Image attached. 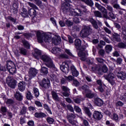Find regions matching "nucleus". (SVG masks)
I'll use <instances>...</instances> for the list:
<instances>
[{
	"instance_id": "1",
	"label": "nucleus",
	"mask_w": 126,
	"mask_h": 126,
	"mask_svg": "<svg viewBox=\"0 0 126 126\" xmlns=\"http://www.w3.org/2000/svg\"><path fill=\"white\" fill-rule=\"evenodd\" d=\"M95 6L96 8L98 9L100 11L103 13V18H106L108 19L109 16L112 18V19H116V15L114 14V8L113 6L110 5L106 4L105 5V8L104 6L101 5L100 4L96 2L95 3Z\"/></svg>"
},
{
	"instance_id": "2",
	"label": "nucleus",
	"mask_w": 126,
	"mask_h": 126,
	"mask_svg": "<svg viewBox=\"0 0 126 126\" xmlns=\"http://www.w3.org/2000/svg\"><path fill=\"white\" fill-rule=\"evenodd\" d=\"M32 55L36 60H40L41 59L48 67H53L55 68V64H54V63L51 58H50V56L46 55L41 56V52L37 49L35 50L34 53Z\"/></svg>"
},
{
	"instance_id": "3",
	"label": "nucleus",
	"mask_w": 126,
	"mask_h": 126,
	"mask_svg": "<svg viewBox=\"0 0 126 126\" xmlns=\"http://www.w3.org/2000/svg\"><path fill=\"white\" fill-rule=\"evenodd\" d=\"M74 44L75 48L77 49V50H78V51H80L78 53L79 57L81 58V61L85 62L88 55L83 52V51H84V50H85L86 46H84V48H83V47L81 46V40L78 38L75 40Z\"/></svg>"
},
{
	"instance_id": "4",
	"label": "nucleus",
	"mask_w": 126,
	"mask_h": 126,
	"mask_svg": "<svg viewBox=\"0 0 126 126\" xmlns=\"http://www.w3.org/2000/svg\"><path fill=\"white\" fill-rule=\"evenodd\" d=\"M80 8L81 9L76 8L74 9L71 12V14L73 16H82L84 13H88L89 12V11L86 8V6L81 5Z\"/></svg>"
},
{
	"instance_id": "5",
	"label": "nucleus",
	"mask_w": 126,
	"mask_h": 126,
	"mask_svg": "<svg viewBox=\"0 0 126 126\" xmlns=\"http://www.w3.org/2000/svg\"><path fill=\"white\" fill-rule=\"evenodd\" d=\"M36 36L38 43H43V42L47 43L51 41V37L47 34H42L40 32H36Z\"/></svg>"
},
{
	"instance_id": "6",
	"label": "nucleus",
	"mask_w": 126,
	"mask_h": 126,
	"mask_svg": "<svg viewBox=\"0 0 126 126\" xmlns=\"http://www.w3.org/2000/svg\"><path fill=\"white\" fill-rule=\"evenodd\" d=\"M68 123L72 125V126H76V124H77V121L75 120V118H76V115L71 113L67 112L66 113V117Z\"/></svg>"
},
{
	"instance_id": "7",
	"label": "nucleus",
	"mask_w": 126,
	"mask_h": 126,
	"mask_svg": "<svg viewBox=\"0 0 126 126\" xmlns=\"http://www.w3.org/2000/svg\"><path fill=\"white\" fill-rule=\"evenodd\" d=\"M93 30L91 29L90 26H85L84 28L82 30L80 35L82 38H86L89 35L92 33Z\"/></svg>"
},
{
	"instance_id": "8",
	"label": "nucleus",
	"mask_w": 126,
	"mask_h": 126,
	"mask_svg": "<svg viewBox=\"0 0 126 126\" xmlns=\"http://www.w3.org/2000/svg\"><path fill=\"white\" fill-rule=\"evenodd\" d=\"M121 68H117L114 71V73L115 75H117L119 79L125 80L126 77V73L124 72L121 71Z\"/></svg>"
},
{
	"instance_id": "9",
	"label": "nucleus",
	"mask_w": 126,
	"mask_h": 126,
	"mask_svg": "<svg viewBox=\"0 0 126 126\" xmlns=\"http://www.w3.org/2000/svg\"><path fill=\"white\" fill-rule=\"evenodd\" d=\"M28 4L31 7H32V8L29 10V15L30 16H36L37 12L36 11L35 9L38 10V7H37V6L34 3L30 2H28Z\"/></svg>"
},
{
	"instance_id": "10",
	"label": "nucleus",
	"mask_w": 126,
	"mask_h": 126,
	"mask_svg": "<svg viewBox=\"0 0 126 126\" xmlns=\"http://www.w3.org/2000/svg\"><path fill=\"white\" fill-rule=\"evenodd\" d=\"M14 66V63L11 61L7 63V70H8L10 74H14L16 72V68Z\"/></svg>"
},
{
	"instance_id": "11",
	"label": "nucleus",
	"mask_w": 126,
	"mask_h": 126,
	"mask_svg": "<svg viewBox=\"0 0 126 126\" xmlns=\"http://www.w3.org/2000/svg\"><path fill=\"white\" fill-rule=\"evenodd\" d=\"M116 76L112 73H109L108 75H104V77L105 79H106L107 81L111 84V85H114L115 83L116 82H115V77Z\"/></svg>"
},
{
	"instance_id": "12",
	"label": "nucleus",
	"mask_w": 126,
	"mask_h": 126,
	"mask_svg": "<svg viewBox=\"0 0 126 126\" xmlns=\"http://www.w3.org/2000/svg\"><path fill=\"white\" fill-rule=\"evenodd\" d=\"M6 82L7 84H8V86H9L10 88H12L13 89L15 88V86H16V83L13 78L9 76L6 79Z\"/></svg>"
},
{
	"instance_id": "13",
	"label": "nucleus",
	"mask_w": 126,
	"mask_h": 126,
	"mask_svg": "<svg viewBox=\"0 0 126 126\" xmlns=\"http://www.w3.org/2000/svg\"><path fill=\"white\" fill-rule=\"evenodd\" d=\"M60 69L64 73H67L68 72V69H69V67L68 66V64H67V62H64L63 63L60 67Z\"/></svg>"
},
{
	"instance_id": "14",
	"label": "nucleus",
	"mask_w": 126,
	"mask_h": 126,
	"mask_svg": "<svg viewBox=\"0 0 126 126\" xmlns=\"http://www.w3.org/2000/svg\"><path fill=\"white\" fill-rule=\"evenodd\" d=\"M40 85L44 88H49L51 86V82L50 80L48 79H43L41 81Z\"/></svg>"
},
{
	"instance_id": "15",
	"label": "nucleus",
	"mask_w": 126,
	"mask_h": 126,
	"mask_svg": "<svg viewBox=\"0 0 126 126\" xmlns=\"http://www.w3.org/2000/svg\"><path fill=\"white\" fill-rule=\"evenodd\" d=\"M38 70L36 69L35 68H31L29 71V76L31 78H33V77L36 76Z\"/></svg>"
},
{
	"instance_id": "16",
	"label": "nucleus",
	"mask_w": 126,
	"mask_h": 126,
	"mask_svg": "<svg viewBox=\"0 0 126 126\" xmlns=\"http://www.w3.org/2000/svg\"><path fill=\"white\" fill-rule=\"evenodd\" d=\"M103 117V115H102V114L101 112L99 111H94L93 114V117L94 119L96 120V121H100L101 119H102V117Z\"/></svg>"
},
{
	"instance_id": "17",
	"label": "nucleus",
	"mask_w": 126,
	"mask_h": 126,
	"mask_svg": "<svg viewBox=\"0 0 126 126\" xmlns=\"http://www.w3.org/2000/svg\"><path fill=\"white\" fill-rule=\"evenodd\" d=\"M51 95L52 96L53 99L56 101V102H60L61 101V98L59 97V95H58V94L57 93V92H55L54 91H52L51 92Z\"/></svg>"
},
{
	"instance_id": "18",
	"label": "nucleus",
	"mask_w": 126,
	"mask_h": 126,
	"mask_svg": "<svg viewBox=\"0 0 126 126\" xmlns=\"http://www.w3.org/2000/svg\"><path fill=\"white\" fill-rule=\"evenodd\" d=\"M18 86L19 90L21 92H23V91L25 90L26 84L24 82H20L18 83Z\"/></svg>"
},
{
	"instance_id": "19",
	"label": "nucleus",
	"mask_w": 126,
	"mask_h": 126,
	"mask_svg": "<svg viewBox=\"0 0 126 126\" xmlns=\"http://www.w3.org/2000/svg\"><path fill=\"white\" fill-rule=\"evenodd\" d=\"M14 97L18 101H21L22 100H23V95H22V94L19 92H16L14 94Z\"/></svg>"
},
{
	"instance_id": "20",
	"label": "nucleus",
	"mask_w": 126,
	"mask_h": 126,
	"mask_svg": "<svg viewBox=\"0 0 126 126\" xmlns=\"http://www.w3.org/2000/svg\"><path fill=\"white\" fill-rule=\"evenodd\" d=\"M48 73H49V70L48 69V68L41 66L40 69V74L41 75H47Z\"/></svg>"
},
{
	"instance_id": "21",
	"label": "nucleus",
	"mask_w": 126,
	"mask_h": 126,
	"mask_svg": "<svg viewBox=\"0 0 126 126\" xmlns=\"http://www.w3.org/2000/svg\"><path fill=\"white\" fill-rule=\"evenodd\" d=\"M71 70L72 71V74L73 76H75V77H77L78 75H79V72L77 71L76 68L73 65H72L70 67Z\"/></svg>"
},
{
	"instance_id": "22",
	"label": "nucleus",
	"mask_w": 126,
	"mask_h": 126,
	"mask_svg": "<svg viewBox=\"0 0 126 126\" xmlns=\"http://www.w3.org/2000/svg\"><path fill=\"white\" fill-rule=\"evenodd\" d=\"M61 51H62V50H61L60 48L54 47L52 49L51 53L56 55V56H59L60 55V52H61Z\"/></svg>"
},
{
	"instance_id": "23",
	"label": "nucleus",
	"mask_w": 126,
	"mask_h": 126,
	"mask_svg": "<svg viewBox=\"0 0 126 126\" xmlns=\"http://www.w3.org/2000/svg\"><path fill=\"white\" fill-rule=\"evenodd\" d=\"M35 118H46L47 115L43 112H36L34 113Z\"/></svg>"
},
{
	"instance_id": "24",
	"label": "nucleus",
	"mask_w": 126,
	"mask_h": 126,
	"mask_svg": "<svg viewBox=\"0 0 126 126\" xmlns=\"http://www.w3.org/2000/svg\"><path fill=\"white\" fill-rule=\"evenodd\" d=\"M94 103L96 106L101 107L103 105V100L101 98H96L94 100Z\"/></svg>"
},
{
	"instance_id": "25",
	"label": "nucleus",
	"mask_w": 126,
	"mask_h": 126,
	"mask_svg": "<svg viewBox=\"0 0 126 126\" xmlns=\"http://www.w3.org/2000/svg\"><path fill=\"white\" fill-rule=\"evenodd\" d=\"M112 41L114 42H120L121 41V37L119 34L115 33V34L113 36Z\"/></svg>"
},
{
	"instance_id": "26",
	"label": "nucleus",
	"mask_w": 126,
	"mask_h": 126,
	"mask_svg": "<svg viewBox=\"0 0 126 126\" xmlns=\"http://www.w3.org/2000/svg\"><path fill=\"white\" fill-rule=\"evenodd\" d=\"M89 21L91 22L92 24H93V27L95 29H98V25H97V22L93 18H91L89 19Z\"/></svg>"
},
{
	"instance_id": "27",
	"label": "nucleus",
	"mask_w": 126,
	"mask_h": 126,
	"mask_svg": "<svg viewBox=\"0 0 126 126\" xmlns=\"http://www.w3.org/2000/svg\"><path fill=\"white\" fill-rule=\"evenodd\" d=\"M46 122L49 125H53L55 123V119L50 117H48L46 118Z\"/></svg>"
},
{
	"instance_id": "28",
	"label": "nucleus",
	"mask_w": 126,
	"mask_h": 126,
	"mask_svg": "<svg viewBox=\"0 0 126 126\" xmlns=\"http://www.w3.org/2000/svg\"><path fill=\"white\" fill-rule=\"evenodd\" d=\"M122 36L124 40H126V28L125 27H123L122 28Z\"/></svg>"
},
{
	"instance_id": "29",
	"label": "nucleus",
	"mask_w": 126,
	"mask_h": 126,
	"mask_svg": "<svg viewBox=\"0 0 126 126\" xmlns=\"http://www.w3.org/2000/svg\"><path fill=\"white\" fill-rule=\"evenodd\" d=\"M43 107L44 109L47 111V112L50 114V115H53V113L52 112V110H51V108L49 107V105L47 104H44L43 105Z\"/></svg>"
},
{
	"instance_id": "30",
	"label": "nucleus",
	"mask_w": 126,
	"mask_h": 126,
	"mask_svg": "<svg viewBox=\"0 0 126 126\" xmlns=\"http://www.w3.org/2000/svg\"><path fill=\"white\" fill-rule=\"evenodd\" d=\"M110 118L111 120L115 121V122H118L119 121V116H118V114L116 113H114L113 115H111Z\"/></svg>"
},
{
	"instance_id": "31",
	"label": "nucleus",
	"mask_w": 126,
	"mask_h": 126,
	"mask_svg": "<svg viewBox=\"0 0 126 126\" xmlns=\"http://www.w3.org/2000/svg\"><path fill=\"white\" fill-rule=\"evenodd\" d=\"M22 11L23 12L21 13L22 17H27V16H28V12L27 11V10L25 8H23Z\"/></svg>"
},
{
	"instance_id": "32",
	"label": "nucleus",
	"mask_w": 126,
	"mask_h": 126,
	"mask_svg": "<svg viewBox=\"0 0 126 126\" xmlns=\"http://www.w3.org/2000/svg\"><path fill=\"white\" fill-rule=\"evenodd\" d=\"M94 16L96 17H99V18H102V17L104 18V17H103V13L102 15V14L99 11H95L94 12Z\"/></svg>"
},
{
	"instance_id": "33",
	"label": "nucleus",
	"mask_w": 126,
	"mask_h": 126,
	"mask_svg": "<svg viewBox=\"0 0 126 126\" xmlns=\"http://www.w3.org/2000/svg\"><path fill=\"white\" fill-rule=\"evenodd\" d=\"M84 111L86 114V115H87L89 117H91V115H92V114L91 113V112H90L89 108H88V107H85L84 108Z\"/></svg>"
},
{
	"instance_id": "34",
	"label": "nucleus",
	"mask_w": 126,
	"mask_h": 126,
	"mask_svg": "<svg viewBox=\"0 0 126 126\" xmlns=\"http://www.w3.org/2000/svg\"><path fill=\"white\" fill-rule=\"evenodd\" d=\"M62 39L60 37H58L55 40H53V43L54 45H59Z\"/></svg>"
},
{
	"instance_id": "35",
	"label": "nucleus",
	"mask_w": 126,
	"mask_h": 126,
	"mask_svg": "<svg viewBox=\"0 0 126 126\" xmlns=\"http://www.w3.org/2000/svg\"><path fill=\"white\" fill-rule=\"evenodd\" d=\"M105 50L106 53H110L112 52V50H113V47L111 45H107L105 46Z\"/></svg>"
},
{
	"instance_id": "36",
	"label": "nucleus",
	"mask_w": 126,
	"mask_h": 126,
	"mask_svg": "<svg viewBox=\"0 0 126 126\" xmlns=\"http://www.w3.org/2000/svg\"><path fill=\"white\" fill-rule=\"evenodd\" d=\"M26 112H27V107L23 106L20 110V115H25V114H26Z\"/></svg>"
},
{
	"instance_id": "37",
	"label": "nucleus",
	"mask_w": 126,
	"mask_h": 126,
	"mask_svg": "<svg viewBox=\"0 0 126 126\" xmlns=\"http://www.w3.org/2000/svg\"><path fill=\"white\" fill-rule=\"evenodd\" d=\"M0 112L2 115L5 116L6 112H7V109L5 106H1L0 108Z\"/></svg>"
},
{
	"instance_id": "38",
	"label": "nucleus",
	"mask_w": 126,
	"mask_h": 126,
	"mask_svg": "<svg viewBox=\"0 0 126 126\" xmlns=\"http://www.w3.org/2000/svg\"><path fill=\"white\" fill-rule=\"evenodd\" d=\"M27 99L28 100H32L33 99V95L30 92H28L26 94Z\"/></svg>"
},
{
	"instance_id": "39",
	"label": "nucleus",
	"mask_w": 126,
	"mask_h": 126,
	"mask_svg": "<svg viewBox=\"0 0 126 126\" xmlns=\"http://www.w3.org/2000/svg\"><path fill=\"white\" fill-rule=\"evenodd\" d=\"M33 91L34 92V95L35 97H39V95H40V94L39 93V90L36 88H34Z\"/></svg>"
},
{
	"instance_id": "40",
	"label": "nucleus",
	"mask_w": 126,
	"mask_h": 126,
	"mask_svg": "<svg viewBox=\"0 0 126 126\" xmlns=\"http://www.w3.org/2000/svg\"><path fill=\"white\" fill-rule=\"evenodd\" d=\"M83 100V98L81 97H78L74 99V101L75 103H76V104H79L81 101Z\"/></svg>"
},
{
	"instance_id": "41",
	"label": "nucleus",
	"mask_w": 126,
	"mask_h": 126,
	"mask_svg": "<svg viewBox=\"0 0 126 126\" xmlns=\"http://www.w3.org/2000/svg\"><path fill=\"white\" fill-rule=\"evenodd\" d=\"M23 44L25 48H27V49H30V44H29V43H28V41L26 40H23Z\"/></svg>"
},
{
	"instance_id": "42",
	"label": "nucleus",
	"mask_w": 126,
	"mask_h": 126,
	"mask_svg": "<svg viewBox=\"0 0 126 126\" xmlns=\"http://www.w3.org/2000/svg\"><path fill=\"white\" fill-rule=\"evenodd\" d=\"M20 53L24 56H26V55H27V50L25 48H20Z\"/></svg>"
},
{
	"instance_id": "43",
	"label": "nucleus",
	"mask_w": 126,
	"mask_h": 126,
	"mask_svg": "<svg viewBox=\"0 0 126 126\" xmlns=\"http://www.w3.org/2000/svg\"><path fill=\"white\" fill-rule=\"evenodd\" d=\"M95 60L97 63H105V60L100 58H96Z\"/></svg>"
},
{
	"instance_id": "44",
	"label": "nucleus",
	"mask_w": 126,
	"mask_h": 126,
	"mask_svg": "<svg viewBox=\"0 0 126 126\" xmlns=\"http://www.w3.org/2000/svg\"><path fill=\"white\" fill-rule=\"evenodd\" d=\"M0 70L1 71H6V70H7V64L4 66H1V65L0 64Z\"/></svg>"
},
{
	"instance_id": "45",
	"label": "nucleus",
	"mask_w": 126,
	"mask_h": 126,
	"mask_svg": "<svg viewBox=\"0 0 126 126\" xmlns=\"http://www.w3.org/2000/svg\"><path fill=\"white\" fill-rule=\"evenodd\" d=\"M65 53L67 54L69 56H70V57H72V58H74V56L72 55V53H71L69 49H65Z\"/></svg>"
},
{
	"instance_id": "46",
	"label": "nucleus",
	"mask_w": 126,
	"mask_h": 126,
	"mask_svg": "<svg viewBox=\"0 0 126 126\" xmlns=\"http://www.w3.org/2000/svg\"><path fill=\"white\" fill-rule=\"evenodd\" d=\"M74 109L76 113H81V109L79 108V107L75 105L74 106Z\"/></svg>"
},
{
	"instance_id": "47",
	"label": "nucleus",
	"mask_w": 126,
	"mask_h": 126,
	"mask_svg": "<svg viewBox=\"0 0 126 126\" xmlns=\"http://www.w3.org/2000/svg\"><path fill=\"white\" fill-rule=\"evenodd\" d=\"M89 86L87 85H84L82 87V89H83V90H84V91H89Z\"/></svg>"
},
{
	"instance_id": "48",
	"label": "nucleus",
	"mask_w": 126,
	"mask_h": 126,
	"mask_svg": "<svg viewBox=\"0 0 126 126\" xmlns=\"http://www.w3.org/2000/svg\"><path fill=\"white\" fill-rule=\"evenodd\" d=\"M65 24L67 26L70 27L73 25V23L69 20H66L65 21Z\"/></svg>"
},
{
	"instance_id": "49",
	"label": "nucleus",
	"mask_w": 126,
	"mask_h": 126,
	"mask_svg": "<svg viewBox=\"0 0 126 126\" xmlns=\"http://www.w3.org/2000/svg\"><path fill=\"white\" fill-rule=\"evenodd\" d=\"M67 110L70 111L71 113H74V109H73V107L71 106V105H67Z\"/></svg>"
},
{
	"instance_id": "50",
	"label": "nucleus",
	"mask_w": 126,
	"mask_h": 126,
	"mask_svg": "<svg viewBox=\"0 0 126 126\" xmlns=\"http://www.w3.org/2000/svg\"><path fill=\"white\" fill-rule=\"evenodd\" d=\"M5 19L7 20H10V21H12V22H14L15 23V22L16 21V20H15L14 18H12L11 16H8L7 18H5Z\"/></svg>"
},
{
	"instance_id": "51",
	"label": "nucleus",
	"mask_w": 126,
	"mask_h": 126,
	"mask_svg": "<svg viewBox=\"0 0 126 126\" xmlns=\"http://www.w3.org/2000/svg\"><path fill=\"white\" fill-rule=\"evenodd\" d=\"M34 104L37 106V107H42L43 105H42V103L39 101H35L34 102Z\"/></svg>"
},
{
	"instance_id": "52",
	"label": "nucleus",
	"mask_w": 126,
	"mask_h": 126,
	"mask_svg": "<svg viewBox=\"0 0 126 126\" xmlns=\"http://www.w3.org/2000/svg\"><path fill=\"white\" fill-rule=\"evenodd\" d=\"M86 97L89 98L90 99H92L94 97V94L91 93L86 94Z\"/></svg>"
},
{
	"instance_id": "53",
	"label": "nucleus",
	"mask_w": 126,
	"mask_h": 126,
	"mask_svg": "<svg viewBox=\"0 0 126 126\" xmlns=\"http://www.w3.org/2000/svg\"><path fill=\"white\" fill-rule=\"evenodd\" d=\"M62 89L64 92H69V89L66 86H63L62 87Z\"/></svg>"
},
{
	"instance_id": "54",
	"label": "nucleus",
	"mask_w": 126,
	"mask_h": 126,
	"mask_svg": "<svg viewBox=\"0 0 126 126\" xmlns=\"http://www.w3.org/2000/svg\"><path fill=\"white\" fill-rule=\"evenodd\" d=\"M118 47H119V48H121L122 49H124V48H126V44L124 43H120L118 44Z\"/></svg>"
},
{
	"instance_id": "55",
	"label": "nucleus",
	"mask_w": 126,
	"mask_h": 126,
	"mask_svg": "<svg viewBox=\"0 0 126 126\" xmlns=\"http://www.w3.org/2000/svg\"><path fill=\"white\" fill-rule=\"evenodd\" d=\"M92 70L93 71H95L96 70H100V67H99L98 66H97V65H95L94 67H92Z\"/></svg>"
},
{
	"instance_id": "56",
	"label": "nucleus",
	"mask_w": 126,
	"mask_h": 126,
	"mask_svg": "<svg viewBox=\"0 0 126 126\" xmlns=\"http://www.w3.org/2000/svg\"><path fill=\"white\" fill-rule=\"evenodd\" d=\"M116 105L117 107H122L124 106V103L121 101H119L116 103Z\"/></svg>"
},
{
	"instance_id": "57",
	"label": "nucleus",
	"mask_w": 126,
	"mask_h": 126,
	"mask_svg": "<svg viewBox=\"0 0 126 126\" xmlns=\"http://www.w3.org/2000/svg\"><path fill=\"white\" fill-rule=\"evenodd\" d=\"M120 99L122 101H123V102H126V93H125L123 95H121Z\"/></svg>"
},
{
	"instance_id": "58",
	"label": "nucleus",
	"mask_w": 126,
	"mask_h": 126,
	"mask_svg": "<svg viewBox=\"0 0 126 126\" xmlns=\"http://www.w3.org/2000/svg\"><path fill=\"white\" fill-rule=\"evenodd\" d=\"M103 72L106 73L108 71V67L105 65H104L102 67Z\"/></svg>"
},
{
	"instance_id": "59",
	"label": "nucleus",
	"mask_w": 126,
	"mask_h": 126,
	"mask_svg": "<svg viewBox=\"0 0 126 126\" xmlns=\"http://www.w3.org/2000/svg\"><path fill=\"white\" fill-rule=\"evenodd\" d=\"M73 83L74 86H75L76 87L79 86V82H78L77 80H74Z\"/></svg>"
},
{
	"instance_id": "60",
	"label": "nucleus",
	"mask_w": 126,
	"mask_h": 126,
	"mask_svg": "<svg viewBox=\"0 0 126 126\" xmlns=\"http://www.w3.org/2000/svg\"><path fill=\"white\" fill-rule=\"evenodd\" d=\"M50 21H51L52 23H53L54 26H57V22L56 21V20H55V18H51Z\"/></svg>"
},
{
	"instance_id": "61",
	"label": "nucleus",
	"mask_w": 126,
	"mask_h": 126,
	"mask_svg": "<svg viewBox=\"0 0 126 126\" xmlns=\"http://www.w3.org/2000/svg\"><path fill=\"white\" fill-rule=\"evenodd\" d=\"M73 21L74 23H79L80 22L79 19L77 17H74L73 18Z\"/></svg>"
},
{
	"instance_id": "62",
	"label": "nucleus",
	"mask_w": 126,
	"mask_h": 126,
	"mask_svg": "<svg viewBox=\"0 0 126 126\" xmlns=\"http://www.w3.org/2000/svg\"><path fill=\"white\" fill-rule=\"evenodd\" d=\"M114 8H116V9H121V6L118 3H115L113 5Z\"/></svg>"
},
{
	"instance_id": "63",
	"label": "nucleus",
	"mask_w": 126,
	"mask_h": 126,
	"mask_svg": "<svg viewBox=\"0 0 126 126\" xmlns=\"http://www.w3.org/2000/svg\"><path fill=\"white\" fill-rule=\"evenodd\" d=\"M74 78L73 76L70 75L68 76V77H66V79L67 80H68L69 81H72V80Z\"/></svg>"
},
{
	"instance_id": "64",
	"label": "nucleus",
	"mask_w": 126,
	"mask_h": 126,
	"mask_svg": "<svg viewBox=\"0 0 126 126\" xmlns=\"http://www.w3.org/2000/svg\"><path fill=\"white\" fill-rule=\"evenodd\" d=\"M85 78L88 82H92V78H91V77L86 76Z\"/></svg>"
}]
</instances>
